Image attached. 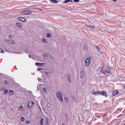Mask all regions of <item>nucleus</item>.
Returning <instances> with one entry per match:
<instances>
[{"label":"nucleus","mask_w":125,"mask_h":125,"mask_svg":"<svg viewBox=\"0 0 125 125\" xmlns=\"http://www.w3.org/2000/svg\"><path fill=\"white\" fill-rule=\"evenodd\" d=\"M90 61H91L90 57H88L85 60L84 65L85 67H89V65H90Z\"/></svg>","instance_id":"4"},{"label":"nucleus","mask_w":125,"mask_h":125,"mask_svg":"<svg viewBox=\"0 0 125 125\" xmlns=\"http://www.w3.org/2000/svg\"><path fill=\"white\" fill-rule=\"evenodd\" d=\"M1 90H4V87H1Z\"/></svg>","instance_id":"34"},{"label":"nucleus","mask_w":125,"mask_h":125,"mask_svg":"<svg viewBox=\"0 0 125 125\" xmlns=\"http://www.w3.org/2000/svg\"><path fill=\"white\" fill-rule=\"evenodd\" d=\"M41 70H43V68H37L38 71H41Z\"/></svg>","instance_id":"32"},{"label":"nucleus","mask_w":125,"mask_h":125,"mask_svg":"<svg viewBox=\"0 0 125 125\" xmlns=\"http://www.w3.org/2000/svg\"><path fill=\"white\" fill-rule=\"evenodd\" d=\"M19 111H20V112H22V111H23V110H24V107H23V106L22 105H21L20 106V108H19Z\"/></svg>","instance_id":"13"},{"label":"nucleus","mask_w":125,"mask_h":125,"mask_svg":"<svg viewBox=\"0 0 125 125\" xmlns=\"http://www.w3.org/2000/svg\"><path fill=\"white\" fill-rule=\"evenodd\" d=\"M9 95H13L14 94V92H13V90H10L9 92Z\"/></svg>","instance_id":"15"},{"label":"nucleus","mask_w":125,"mask_h":125,"mask_svg":"<svg viewBox=\"0 0 125 125\" xmlns=\"http://www.w3.org/2000/svg\"><path fill=\"white\" fill-rule=\"evenodd\" d=\"M74 2H79L80 1V0H74Z\"/></svg>","instance_id":"31"},{"label":"nucleus","mask_w":125,"mask_h":125,"mask_svg":"<svg viewBox=\"0 0 125 125\" xmlns=\"http://www.w3.org/2000/svg\"><path fill=\"white\" fill-rule=\"evenodd\" d=\"M45 74H46V75H47V76H48V77H50V76H51V74L49 72L45 71Z\"/></svg>","instance_id":"17"},{"label":"nucleus","mask_w":125,"mask_h":125,"mask_svg":"<svg viewBox=\"0 0 125 125\" xmlns=\"http://www.w3.org/2000/svg\"><path fill=\"white\" fill-rule=\"evenodd\" d=\"M8 39H11V38H12V36L11 35L9 34L8 36Z\"/></svg>","instance_id":"28"},{"label":"nucleus","mask_w":125,"mask_h":125,"mask_svg":"<svg viewBox=\"0 0 125 125\" xmlns=\"http://www.w3.org/2000/svg\"><path fill=\"white\" fill-rule=\"evenodd\" d=\"M21 122H24V121H25V118H24L23 117H21Z\"/></svg>","instance_id":"25"},{"label":"nucleus","mask_w":125,"mask_h":125,"mask_svg":"<svg viewBox=\"0 0 125 125\" xmlns=\"http://www.w3.org/2000/svg\"><path fill=\"white\" fill-rule=\"evenodd\" d=\"M96 48H97L98 51H99L100 48L99 47V46H96Z\"/></svg>","instance_id":"30"},{"label":"nucleus","mask_w":125,"mask_h":125,"mask_svg":"<svg viewBox=\"0 0 125 125\" xmlns=\"http://www.w3.org/2000/svg\"><path fill=\"white\" fill-rule=\"evenodd\" d=\"M42 90L45 93H47V90L45 88H42Z\"/></svg>","instance_id":"20"},{"label":"nucleus","mask_w":125,"mask_h":125,"mask_svg":"<svg viewBox=\"0 0 125 125\" xmlns=\"http://www.w3.org/2000/svg\"><path fill=\"white\" fill-rule=\"evenodd\" d=\"M80 76L81 79H83V78H84V72H83V70H81L80 71Z\"/></svg>","instance_id":"7"},{"label":"nucleus","mask_w":125,"mask_h":125,"mask_svg":"<svg viewBox=\"0 0 125 125\" xmlns=\"http://www.w3.org/2000/svg\"><path fill=\"white\" fill-rule=\"evenodd\" d=\"M124 88H125V84L124 85Z\"/></svg>","instance_id":"41"},{"label":"nucleus","mask_w":125,"mask_h":125,"mask_svg":"<svg viewBox=\"0 0 125 125\" xmlns=\"http://www.w3.org/2000/svg\"><path fill=\"white\" fill-rule=\"evenodd\" d=\"M92 94H94V95H103V96H105V97H108V94L105 91L93 92Z\"/></svg>","instance_id":"2"},{"label":"nucleus","mask_w":125,"mask_h":125,"mask_svg":"<svg viewBox=\"0 0 125 125\" xmlns=\"http://www.w3.org/2000/svg\"><path fill=\"white\" fill-rule=\"evenodd\" d=\"M43 63H41V62H36L35 65L36 66H41V65H42Z\"/></svg>","instance_id":"18"},{"label":"nucleus","mask_w":125,"mask_h":125,"mask_svg":"<svg viewBox=\"0 0 125 125\" xmlns=\"http://www.w3.org/2000/svg\"><path fill=\"white\" fill-rule=\"evenodd\" d=\"M62 125H65V124L64 123H62Z\"/></svg>","instance_id":"42"},{"label":"nucleus","mask_w":125,"mask_h":125,"mask_svg":"<svg viewBox=\"0 0 125 125\" xmlns=\"http://www.w3.org/2000/svg\"><path fill=\"white\" fill-rule=\"evenodd\" d=\"M41 72L42 73V74H43V72H42V71H41Z\"/></svg>","instance_id":"40"},{"label":"nucleus","mask_w":125,"mask_h":125,"mask_svg":"<svg viewBox=\"0 0 125 125\" xmlns=\"http://www.w3.org/2000/svg\"><path fill=\"white\" fill-rule=\"evenodd\" d=\"M0 75H1V73H0Z\"/></svg>","instance_id":"43"},{"label":"nucleus","mask_w":125,"mask_h":125,"mask_svg":"<svg viewBox=\"0 0 125 125\" xmlns=\"http://www.w3.org/2000/svg\"><path fill=\"white\" fill-rule=\"evenodd\" d=\"M29 57H30L31 58V55H29Z\"/></svg>","instance_id":"39"},{"label":"nucleus","mask_w":125,"mask_h":125,"mask_svg":"<svg viewBox=\"0 0 125 125\" xmlns=\"http://www.w3.org/2000/svg\"><path fill=\"white\" fill-rule=\"evenodd\" d=\"M56 96L61 102H63V97L62 96V92L61 91H58L56 93Z\"/></svg>","instance_id":"3"},{"label":"nucleus","mask_w":125,"mask_h":125,"mask_svg":"<svg viewBox=\"0 0 125 125\" xmlns=\"http://www.w3.org/2000/svg\"><path fill=\"white\" fill-rule=\"evenodd\" d=\"M4 83H5L6 84H7V82H6V81H4Z\"/></svg>","instance_id":"36"},{"label":"nucleus","mask_w":125,"mask_h":125,"mask_svg":"<svg viewBox=\"0 0 125 125\" xmlns=\"http://www.w3.org/2000/svg\"><path fill=\"white\" fill-rule=\"evenodd\" d=\"M73 2V0H65L63 3H68V2Z\"/></svg>","instance_id":"14"},{"label":"nucleus","mask_w":125,"mask_h":125,"mask_svg":"<svg viewBox=\"0 0 125 125\" xmlns=\"http://www.w3.org/2000/svg\"><path fill=\"white\" fill-rule=\"evenodd\" d=\"M46 107L47 108H50L51 107V104H50V103L47 104Z\"/></svg>","instance_id":"19"},{"label":"nucleus","mask_w":125,"mask_h":125,"mask_svg":"<svg viewBox=\"0 0 125 125\" xmlns=\"http://www.w3.org/2000/svg\"><path fill=\"white\" fill-rule=\"evenodd\" d=\"M6 93H8V89H5L4 90V94H6Z\"/></svg>","instance_id":"23"},{"label":"nucleus","mask_w":125,"mask_h":125,"mask_svg":"<svg viewBox=\"0 0 125 125\" xmlns=\"http://www.w3.org/2000/svg\"><path fill=\"white\" fill-rule=\"evenodd\" d=\"M26 124H30V121H26Z\"/></svg>","instance_id":"33"},{"label":"nucleus","mask_w":125,"mask_h":125,"mask_svg":"<svg viewBox=\"0 0 125 125\" xmlns=\"http://www.w3.org/2000/svg\"><path fill=\"white\" fill-rule=\"evenodd\" d=\"M17 27H22V23L21 22H17L16 23Z\"/></svg>","instance_id":"12"},{"label":"nucleus","mask_w":125,"mask_h":125,"mask_svg":"<svg viewBox=\"0 0 125 125\" xmlns=\"http://www.w3.org/2000/svg\"><path fill=\"white\" fill-rule=\"evenodd\" d=\"M67 80L69 83H72V77L70 74H68L67 77Z\"/></svg>","instance_id":"8"},{"label":"nucleus","mask_w":125,"mask_h":125,"mask_svg":"<svg viewBox=\"0 0 125 125\" xmlns=\"http://www.w3.org/2000/svg\"><path fill=\"white\" fill-rule=\"evenodd\" d=\"M21 13L22 14H24V15H30V14H32V12L28 10H25L22 11Z\"/></svg>","instance_id":"6"},{"label":"nucleus","mask_w":125,"mask_h":125,"mask_svg":"<svg viewBox=\"0 0 125 125\" xmlns=\"http://www.w3.org/2000/svg\"><path fill=\"white\" fill-rule=\"evenodd\" d=\"M88 27H90V28H91L92 29H94L95 28V27L93 25H90L88 26Z\"/></svg>","instance_id":"26"},{"label":"nucleus","mask_w":125,"mask_h":125,"mask_svg":"<svg viewBox=\"0 0 125 125\" xmlns=\"http://www.w3.org/2000/svg\"><path fill=\"white\" fill-rule=\"evenodd\" d=\"M101 71V72L105 76H108V75H111V70L102 67Z\"/></svg>","instance_id":"1"},{"label":"nucleus","mask_w":125,"mask_h":125,"mask_svg":"<svg viewBox=\"0 0 125 125\" xmlns=\"http://www.w3.org/2000/svg\"><path fill=\"white\" fill-rule=\"evenodd\" d=\"M50 1H52L53 3H58V0H50Z\"/></svg>","instance_id":"16"},{"label":"nucleus","mask_w":125,"mask_h":125,"mask_svg":"<svg viewBox=\"0 0 125 125\" xmlns=\"http://www.w3.org/2000/svg\"><path fill=\"white\" fill-rule=\"evenodd\" d=\"M42 42H44V43H47V41L44 38L42 39Z\"/></svg>","instance_id":"21"},{"label":"nucleus","mask_w":125,"mask_h":125,"mask_svg":"<svg viewBox=\"0 0 125 125\" xmlns=\"http://www.w3.org/2000/svg\"><path fill=\"white\" fill-rule=\"evenodd\" d=\"M7 42H8V43H10V44H14L15 43V42H14L13 40H7Z\"/></svg>","instance_id":"9"},{"label":"nucleus","mask_w":125,"mask_h":125,"mask_svg":"<svg viewBox=\"0 0 125 125\" xmlns=\"http://www.w3.org/2000/svg\"><path fill=\"white\" fill-rule=\"evenodd\" d=\"M65 100H66V101H68V99L67 98H65Z\"/></svg>","instance_id":"37"},{"label":"nucleus","mask_w":125,"mask_h":125,"mask_svg":"<svg viewBox=\"0 0 125 125\" xmlns=\"http://www.w3.org/2000/svg\"><path fill=\"white\" fill-rule=\"evenodd\" d=\"M0 53H4V51L1 48H0Z\"/></svg>","instance_id":"27"},{"label":"nucleus","mask_w":125,"mask_h":125,"mask_svg":"<svg viewBox=\"0 0 125 125\" xmlns=\"http://www.w3.org/2000/svg\"><path fill=\"white\" fill-rule=\"evenodd\" d=\"M40 124L41 125H43V118H42L40 121Z\"/></svg>","instance_id":"22"},{"label":"nucleus","mask_w":125,"mask_h":125,"mask_svg":"<svg viewBox=\"0 0 125 125\" xmlns=\"http://www.w3.org/2000/svg\"><path fill=\"white\" fill-rule=\"evenodd\" d=\"M43 56H44V57H46V56H48V54L45 53L43 54Z\"/></svg>","instance_id":"29"},{"label":"nucleus","mask_w":125,"mask_h":125,"mask_svg":"<svg viewBox=\"0 0 125 125\" xmlns=\"http://www.w3.org/2000/svg\"><path fill=\"white\" fill-rule=\"evenodd\" d=\"M18 20L21 21V22H26V20L24 18L19 17L18 18Z\"/></svg>","instance_id":"10"},{"label":"nucleus","mask_w":125,"mask_h":125,"mask_svg":"<svg viewBox=\"0 0 125 125\" xmlns=\"http://www.w3.org/2000/svg\"><path fill=\"white\" fill-rule=\"evenodd\" d=\"M39 82H41L42 81V78H38Z\"/></svg>","instance_id":"35"},{"label":"nucleus","mask_w":125,"mask_h":125,"mask_svg":"<svg viewBox=\"0 0 125 125\" xmlns=\"http://www.w3.org/2000/svg\"><path fill=\"white\" fill-rule=\"evenodd\" d=\"M47 38H51V34L49 33L47 34Z\"/></svg>","instance_id":"24"},{"label":"nucleus","mask_w":125,"mask_h":125,"mask_svg":"<svg viewBox=\"0 0 125 125\" xmlns=\"http://www.w3.org/2000/svg\"><path fill=\"white\" fill-rule=\"evenodd\" d=\"M34 105H35V103L32 101H30L27 103V108H28V109H30V108H32Z\"/></svg>","instance_id":"5"},{"label":"nucleus","mask_w":125,"mask_h":125,"mask_svg":"<svg viewBox=\"0 0 125 125\" xmlns=\"http://www.w3.org/2000/svg\"><path fill=\"white\" fill-rule=\"evenodd\" d=\"M118 93H119V91L115 90L113 92L112 95H113V96H115L117 95V94H118Z\"/></svg>","instance_id":"11"},{"label":"nucleus","mask_w":125,"mask_h":125,"mask_svg":"<svg viewBox=\"0 0 125 125\" xmlns=\"http://www.w3.org/2000/svg\"><path fill=\"white\" fill-rule=\"evenodd\" d=\"M113 1H117V0H112Z\"/></svg>","instance_id":"38"}]
</instances>
